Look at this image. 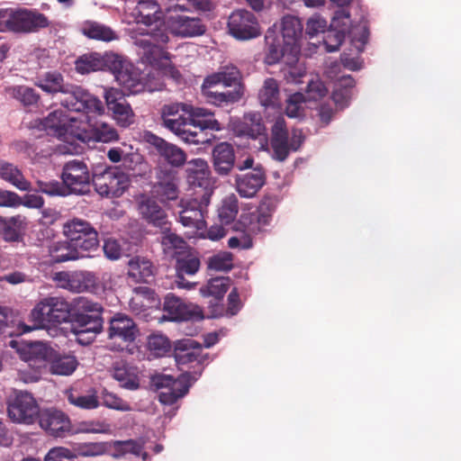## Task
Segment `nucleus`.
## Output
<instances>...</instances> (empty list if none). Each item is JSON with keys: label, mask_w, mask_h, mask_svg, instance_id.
I'll return each instance as SVG.
<instances>
[{"label": "nucleus", "mask_w": 461, "mask_h": 461, "mask_svg": "<svg viewBox=\"0 0 461 461\" xmlns=\"http://www.w3.org/2000/svg\"><path fill=\"white\" fill-rule=\"evenodd\" d=\"M303 23L294 15H285L280 25L275 23L265 35L267 53L265 60L273 65L287 56V62L296 59L299 52L298 41L303 34Z\"/></svg>", "instance_id": "nucleus-1"}, {"label": "nucleus", "mask_w": 461, "mask_h": 461, "mask_svg": "<svg viewBox=\"0 0 461 461\" xmlns=\"http://www.w3.org/2000/svg\"><path fill=\"white\" fill-rule=\"evenodd\" d=\"M71 305L63 297L48 296L41 299L31 311L30 320L33 323L29 326L20 323L19 333H28L39 329H50L69 321Z\"/></svg>", "instance_id": "nucleus-2"}, {"label": "nucleus", "mask_w": 461, "mask_h": 461, "mask_svg": "<svg viewBox=\"0 0 461 461\" xmlns=\"http://www.w3.org/2000/svg\"><path fill=\"white\" fill-rule=\"evenodd\" d=\"M130 36L134 45L139 48V55L143 63L155 66L168 59V53L164 50V45L168 41L165 30L158 26L150 31L131 29Z\"/></svg>", "instance_id": "nucleus-3"}, {"label": "nucleus", "mask_w": 461, "mask_h": 461, "mask_svg": "<svg viewBox=\"0 0 461 461\" xmlns=\"http://www.w3.org/2000/svg\"><path fill=\"white\" fill-rule=\"evenodd\" d=\"M76 308L78 312L75 317L77 325L74 329L75 334L79 343L87 344L103 330L104 319L102 313L104 308L100 303L86 297L77 298Z\"/></svg>", "instance_id": "nucleus-4"}, {"label": "nucleus", "mask_w": 461, "mask_h": 461, "mask_svg": "<svg viewBox=\"0 0 461 461\" xmlns=\"http://www.w3.org/2000/svg\"><path fill=\"white\" fill-rule=\"evenodd\" d=\"M59 102L62 107L71 112L96 115L104 113L102 101L80 86L68 84Z\"/></svg>", "instance_id": "nucleus-5"}, {"label": "nucleus", "mask_w": 461, "mask_h": 461, "mask_svg": "<svg viewBox=\"0 0 461 461\" xmlns=\"http://www.w3.org/2000/svg\"><path fill=\"white\" fill-rule=\"evenodd\" d=\"M186 114H188V117L185 118V122L190 124V128H185V130H189L192 133L196 132L197 136H200L192 137L185 134V142L186 143H208L211 140V138L209 137L207 131L211 130L219 131L222 129L220 122L212 118L213 113L208 109L187 104Z\"/></svg>", "instance_id": "nucleus-6"}, {"label": "nucleus", "mask_w": 461, "mask_h": 461, "mask_svg": "<svg viewBox=\"0 0 461 461\" xmlns=\"http://www.w3.org/2000/svg\"><path fill=\"white\" fill-rule=\"evenodd\" d=\"M194 379L185 373L175 379L172 375L158 374L151 378L152 385L159 390L158 400L164 405H172L187 394Z\"/></svg>", "instance_id": "nucleus-7"}, {"label": "nucleus", "mask_w": 461, "mask_h": 461, "mask_svg": "<svg viewBox=\"0 0 461 461\" xmlns=\"http://www.w3.org/2000/svg\"><path fill=\"white\" fill-rule=\"evenodd\" d=\"M31 353L42 360L43 366L48 363L50 373L55 375H71L78 366L75 356L61 354L42 342L32 344Z\"/></svg>", "instance_id": "nucleus-8"}, {"label": "nucleus", "mask_w": 461, "mask_h": 461, "mask_svg": "<svg viewBox=\"0 0 461 461\" xmlns=\"http://www.w3.org/2000/svg\"><path fill=\"white\" fill-rule=\"evenodd\" d=\"M92 184L95 191L105 197H119L130 185L129 174L117 167H109L92 176Z\"/></svg>", "instance_id": "nucleus-9"}, {"label": "nucleus", "mask_w": 461, "mask_h": 461, "mask_svg": "<svg viewBox=\"0 0 461 461\" xmlns=\"http://www.w3.org/2000/svg\"><path fill=\"white\" fill-rule=\"evenodd\" d=\"M212 192L205 191L201 199L182 198L178 203V221L185 228L203 230L206 228L204 215L210 203Z\"/></svg>", "instance_id": "nucleus-10"}, {"label": "nucleus", "mask_w": 461, "mask_h": 461, "mask_svg": "<svg viewBox=\"0 0 461 461\" xmlns=\"http://www.w3.org/2000/svg\"><path fill=\"white\" fill-rule=\"evenodd\" d=\"M63 234L82 251H93L99 246L95 229L86 220L73 218L63 224Z\"/></svg>", "instance_id": "nucleus-11"}, {"label": "nucleus", "mask_w": 461, "mask_h": 461, "mask_svg": "<svg viewBox=\"0 0 461 461\" xmlns=\"http://www.w3.org/2000/svg\"><path fill=\"white\" fill-rule=\"evenodd\" d=\"M61 180L69 194L83 195L90 192L92 177L87 165L78 159L66 162L62 168Z\"/></svg>", "instance_id": "nucleus-12"}, {"label": "nucleus", "mask_w": 461, "mask_h": 461, "mask_svg": "<svg viewBox=\"0 0 461 461\" xmlns=\"http://www.w3.org/2000/svg\"><path fill=\"white\" fill-rule=\"evenodd\" d=\"M112 69L117 83L130 94L136 95L145 90H154L144 83L140 74L131 64L122 60L119 56H114Z\"/></svg>", "instance_id": "nucleus-13"}, {"label": "nucleus", "mask_w": 461, "mask_h": 461, "mask_svg": "<svg viewBox=\"0 0 461 461\" xmlns=\"http://www.w3.org/2000/svg\"><path fill=\"white\" fill-rule=\"evenodd\" d=\"M7 411L13 421L23 424H32L38 420L41 412L32 395L22 391L9 402Z\"/></svg>", "instance_id": "nucleus-14"}, {"label": "nucleus", "mask_w": 461, "mask_h": 461, "mask_svg": "<svg viewBox=\"0 0 461 461\" xmlns=\"http://www.w3.org/2000/svg\"><path fill=\"white\" fill-rule=\"evenodd\" d=\"M228 29L230 35L240 41L250 40L260 34L256 16L244 9L236 10L230 15Z\"/></svg>", "instance_id": "nucleus-15"}, {"label": "nucleus", "mask_w": 461, "mask_h": 461, "mask_svg": "<svg viewBox=\"0 0 461 461\" xmlns=\"http://www.w3.org/2000/svg\"><path fill=\"white\" fill-rule=\"evenodd\" d=\"M104 97L108 111L119 126L127 128L134 122V112L121 90L114 87L105 88Z\"/></svg>", "instance_id": "nucleus-16"}, {"label": "nucleus", "mask_w": 461, "mask_h": 461, "mask_svg": "<svg viewBox=\"0 0 461 461\" xmlns=\"http://www.w3.org/2000/svg\"><path fill=\"white\" fill-rule=\"evenodd\" d=\"M11 21V32L16 33L36 32L50 25V21L45 14L26 8H12Z\"/></svg>", "instance_id": "nucleus-17"}, {"label": "nucleus", "mask_w": 461, "mask_h": 461, "mask_svg": "<svg viewBox=\"0 0 461 461\" xmlns=\"http://www.w3.org/2000/svg\"><path fill=\"white\" fill-rule=\"evenodd\" d=\"M353 34L350 26V14L348 11L339 9L331 20L330 29L323 37V44L327 52H334L345 40L346 34Z\"/></svg>", "instance_id": "nucleus-18"}, {"label": "nucleus", "mask_w": 461, "mask_h": 461, "mask_svg": "<svg viewBox=\"0 0 461 461\" xmlns=\"http://www.w3.org/2000/svg\"><path fill=\"white\" fill-rule=\"evenodd\" d=\"M187 104L182 103L164 105L161 110L162 125L175 133L185 141V134L192 137H198L196 132H191L185 128H190V124L185 122L184 115H178L179 111L186 113Z\"/></svg>", "instance_id": "nucleus-19"}, {"label": "nucleus", "mask_w": 461, "mask_h": 461, "mask_svg": "<svg viewBox=\"0 0 461 461\" xmlns=\"http://www.w3.org/2000/svg\"><path fill=\"white\" fill-rule=\"evenodd\" d=\"M55 280L59 285L73 293L94 292L97 288V278L88 271L59 272Z\"/></svg>", "instance_id": "nucleus-20"}, {"label": "nucleus", "mask_w": 461, "mask_h": 461, "mask_svg": "<svg viewBox=\"0 0 461 461\" xmlns=\"http://www.w3.org/2000/svg\"><path fill=\"white\" fill-rule=\"evenodd\" d=\"M139 333L137 324L126 314L116 313L109 321L108 339L115 342L131 344L136 339Z\"/></svg>", "instance_id": "nucleus-21"}, {"label": "nucleus", "mask_w": 461, "mask_h": 461, "mask_svg": "<svg viewBox=\"0 0 461 461\" xmlns=\"http://www.w3.org/2000/svg\"><path fill=\"white\" fill-rule=\"evenodd\" d=\"M144 140L154 148L157 154L167 164L176 167H179L185 164L186 155L185 151L176 145L169 143L151 132H146Z\"/></svg>", "instance_id": "nucleus-22"}, {"label": "nucleus", "mask_w": 461, "mask_h": 461, "mask_svg": "<svg viewBox=\"0 0 461 461\" xmlns=\"http://www.w3.org/2000/svg\"><path fill=\"white\" fill-rule=\"evenodd\" d=\"M39 424L48 434L56 438H63L71 431L69 418L61 411L45 409L38 417Z\"/></svg>", "instance_id": "nucleus-23"}, {"label": "nucleus", "mask_w": 461, "mask_h": 461, "mask_svg": "<svg viewBox=\"0 0 461 461\" xmlns=\"http://www.w3.org/2000/svg\"><path fill=\"white\" fill-rule=\"evenodd\" d=\"M266 183V174L260 166L253 170L235 176L234 186L243 198H252Z\"/></svg>", "instance_id": "nucleus-24"}, {"label": "nucleus", "mask_w": 461, "mask_h": 461, "mask_svg": "<svg viewBox=\"0 0 461 461\" xmlns=\"http://www.w3.org/2000/svg\"><path fill=\"white\" fill-rule=\"evenodd\" d=\"M156 179L152 192L161 203H167L178 199V178L176 174L170 170L159 169L157 172Z\"/></svg>", "instance_id": "nucleus-25"}, {"label": "nucleus", "mask_w": 461, "mask_h": 461, "mask_svg": "<svg viewBox=\"0 0 461 461\" xmlns=\"http://www.w3.org/2000/svg\"><path fill=\"white\" fill-rule=\"evenodd\" d=\"M167 27L173 34L180 37H194L205 32V26L200 19L185 15H170Z\"/></svg>", "instance_id": "nucleus-26"}, {"label": "nucleus", "mask_w": 461, "mask_h": 461, "mask_svg": "<svg viewBox=\"0 0 461 461\" xmlns=\"http://www.w3.org/2000/svg\"><path fill=\"white\" fill-rule=\"evenodd\" d=\"M218 83H207V77L204 78L201 86L202 95L206 101L214 105L221 106L239 102L243 96V89L241 86L234 90H227L225 92H219L214 90Z\"/></svg>", "instance_id": "nucleus-27"}, {"label": "nucleus", "mask_w": 461, "mask_h": 461, "mask_svg": "<svg viewBox=\"0 0 461 461\" xmlns=\"http://www.w3.org/2000/svg\"><path fill=\"white\" fill-rule=\"evenodd\" d=\"M288 131L284 117H277L271 129V148L273 158L285 161L288 157Z\"/></svg>", "instance_id": "nucleus-28"}, {"label": "nucleus", "mask_w": 461, "mask_h": 461, "mask_svg": "<svg viewBox=\"0 0 461 461\" xmlns=\"http://www.w3.org/2000/svg\"><path fill=\"white\" fill-rule=\"evenodd\" d=\"M212 166L220 176H227L235 166V150L228 142H220L212 149Z\"/></svg>", "instance_id": "nucleus-29"}, {"label": "nucleus", "mask_w": 461, "mask_h": 461, "mask_svg": "<svg viewBox=\"0 0 461 461\" xmlns=\"http://www.w3.org/2000/svg\"><path fill=\"white\" fill-rule=\"evenodd\" d=\"M74 122L72 117H68L62 110L57 109L42 119L41 123L49 135L61 138L69 131Z\"/></svg>", "instance_id": "nucleus-30"}, {"label": "nucleus", "mask_w": 461, "mask_h": 461, "mask_svg": "<svg viewBox=\"0 0 461 461\" xmlns=\"http://www.w3.org/2000/svg\"><path fill=\"white\" fill-rule=\"evenodd\" d=\"M174 357L178 366L193 362H203L201 345L193 339L177 340L175 344Z\"/></svg>", "instance_id": "nucleus-31"}, {"label": "nucleus", "mask_w": 461, "mask_h": 461, "mask_svg": "<svg viewBox=\"0 0 461 461\" xmlns=\"http://www.w3.org/2000/svg\"><path fill=\"white\" fill-rule=\"evenodd\" d=\"M139 211L148 222L162 230H169L167 215L156 200L151 198L142 200L139 204Z\"/></svg>", "instance_id": "nucleus-32"}, {"label": "nucleus", "mask_w": 461, "mask_h": 461, "mask_svg": "<svg viewBox=\"0 0 461 461\" xmlns=\"http://www.w3.org/2000/svg\"><path fill=\"white\" fill-rule=\"evenodd\" d=\"M69 83L65 82L64 76L58 70H49L39 74L34 85L50 95L62 94Z\"/></svg>", "instance_id": "nucleus-33"}, {"label": "nucleus", "mask_w": 461, "mask_h": 461, "mask_svg": "<svg viewBox=\"0 0 461 461\" xmlns=\"http://www.w3.org/2000/svg\"><path fill=\"white\" fill-rule=\"evenodd\" d=\"M87 124L90 139L95 141L109 143L119 140L118 131L107 122L89 115L87 117Z\"/></svg>", "instance_id": "nucleus-34"}, {"label": "nucleus", "mask_w": 461, "mask_h": 461, "mask_svg": "<svg viewBox=\"0 0 461 461\" xmlns=\"http://www.w3.org/2000/svg\"><path fill=\"white\" fill-rule=\"evenodd\" d=\"M137 24L150 26L161 19L159 5L155 0H140L132 11Z\"/></svg>", "instance_id": "nucleus-35"}, {"label": "nucleus", "mask_w": 461, "mask_h": 461, "mask_svg": "<svg viewBox=\"0 0 461 461\" xmlns=\"http://www.w3.org/2000/svg\"><path fill=\"white\" fill-rule=\"evenodd\" d=\"M163 309L168 314L169 319L176 321H188L194 314L190 305L173 294L166 295Z\"/></svg>", "instance_id": "nucleus-36"}, {"label": "nucleus", "mask_w": 461, "mask_h": 461, "mask_svg": "<svg viewBox=\"0 0 461 461\" xmlns=\"http://www.w3.org/2000/svg\"><path fill=\"white\" fill-rule=\"evenodd\" d=\"M3 94L6 98L16 100L23 106L35 105L40 100L36 90L24 85H5Z\"/></svg>", "instance_id": "nucleus-37"}, {"label": "nucleus", "mask_w": 461, "mask_h": 461, "mask_svg": "<svg viewBox=\"0 0 461 461\" xmlns=\"http://www.w3.org/2000/svg\"><path fill=\"white\" fill-rule=\"evenodd\" d=\"M113 377L120 385L129 390H136L140 386L137 369L126 362H116L113 367Z\"/></svg>", "instance_id": "nucleus-38"}, {"label": "nucleus", "mask_w": 461, "mask_h": 461, "mask_svg": "<svg viewBox=\"0 0 461 461\" xmlns=\"http://www.w3.org/2000/svg\"><path fill=\"white\" fill-rule=\"evenodd\" d=\"M241 78V73L237 67L226 65L221 67L218 72L207 76V83L222 84L225 87L234 86V89L241 86L244 90Z\"/></svg>", "instance_id": "nucleus-39"}, {"label": "nucleus", "mask_w": 461, "mask_h": 461, "mask_svg": "<svg viewBox=\"0 0 461 461\" xmlns=\"http://www.w3.org/2000/svg\"><path fill=\"white\" fill-rule=\"evenodd\" d=\"M0 177L21 191H31V183L14 164L0 160Z\"/></svg>", "instance_id": "nucleus-40"}, {"label": "nucleus", "mask_w": 461, "mask_h": 461, "mask_svg": "<svg viewBox=\"0 0 461 461\" xmlns=\"http://www.w3.org/2000/svg\"><path fill=\"white\" fill-rule=\"evenodd\" d=\"M49 252L55 263L76 260L81 257L79 249L69 240L53 242Z\"/></svg>", "instance_id": "nucleus-41"}, {"label": "nucleus", "mask_w": 461, "mask_h": 461, "mask_svg": "<svg viewBox=\"0 0 461 461\" xmlns=\"http://www.w3.org/2000/svg\"><path fill=\"white\" fill-rule=\"evenodd\" d=\"M42 367V360L30 352L27 365L18 370L16 379L24 384L36 383L41 379Z\"/></svg>", "instance_id": "nucleus-42"}, {"label": "nucleus", "mask_w": 461, "mask_h": 461, "mask_svg": "<svg viewBox=\"0 0 461 461\" xmlns=\"http://www.w3.org/2000/svg\"><path fill=\"white\" fill-rule=\"evenodd\" d=\"M201 262L198 256L190 249L176 258V276H194L200 269Z\"/></svg>", "instance_id": "nucleus-43"}, {"label": "nucleus", "mask_w": 461, "mask_h": 461, "mask_svg": "<svg viewBox=\"0 0 461 461\" xmlns=\"http://www.w3.org/2000/svg\"><path fill=\"white\" fill-rule=\"evenodd\" d=\"M26 218L22 215H15L5 221L3 228V238L8 242H16L22 240L23 233L26 228Z\"/></svg>", "instance_id": "nucleus-44"}, {"label": "nucleus", "mask_w": 461, "mask_h": 461, "mask_svg": "<svg viewBox=\"0 0 461 461\" xmlns=\"http://www.w3.org/2000/svg\"><path fill=\"white\" fill-rule=\"evenodd\" d=\"M266 128L262 122L261 115L258 113L249 112L244 114L240 135L248 136L251 139H257L265 134Z\"/></svg>", "instance_id": "nucleus-45"}, {"label": "nucleus", "mask_w": 461, "mask_h": 461, "mask_svg": "<svg viewBox=\"0 0 461 461\" xmlns=\"http://www.w3.org/2000/svg\"><path fill=\"white\" fill-rule=\"evenodd\" d=\"M161 245L166 254L176 258L189 250L186 241L182 237L173 232H165V230L161 237Z\"/></svg>", "instance_id": "nucleus-46"}, {"label": "nucleus", "mask_w": 461, "mask_h": 461, "mask_svg": "<svg viewBox=\"0 0 461 461\" xmlns=\"http://www.w3.org/2000/svg\"><path fill=\"white\" fill-rule=\"evenodd\" d=\"M104 67V59L96 52L84 54L75 62V69L81 75L102 70Z\"/></svg>", "instance_id": "nucleus-47"}, {"label": "nucleus", "mask_w": 461, "mask_h": 461, "mask_svg": "<svg viewBox=\"0 0 461 461\" xmlns=\"http://www.w3.org/2000/svg\"><path fill=\"white\" fill-rule=\"evenodd\" d=\"M230 285V277L217 276L210 279L206 285L200 288V294L203 297H213L216 300L223 298Z\"/></svg>", "instance_id": "nucleus-48"}, {"label": "nucleus", "mask_w": 461, "mask_h": 461, "mask_svg": "<svg viewBox=\"0 0 461 461\" xmlns=\"http://www.w3.org/2000/svg\"><path fill=\"white\" fill-rule=\"evenodd\" d=\"M186 172L189 181L199 186L208 184L209 167L203 158H194L187 162Z\"/></svg>", "instance_id": "nucleus-49"}, {"label": "nucleus", "mask_w": 461, "mask_h": 461, "mask_svg": "<svg viewBox=\"0 0 461 461\" xmlns=\"http://www.w3.org/2000/svg\"><path fill=\"white\" fill-rule=\"evenodd\" d=\"M84 35L90 39L112 41L118 39V35L110 27L96 22H88L82 28Z\"/></svg>", "instance_id": "nucleus-50"}, {"label": "nucleus", "mask_w": 461, "mask_h": 461, "mask_svg": "<svg viewBox=\"0 0 461 461\" xmlns=\"http://www.w3.org/2000/svg\"><path fill=\"white\" fill-rule=\"evenodd\" d=\"M122 167L129 176H145L149 170L148 163L140 153H131L123 156Z\"/></svg>", "instance_id": "nucleus-51"}, {"label": "nucleus", "mask_w": 461, "mask_h": 461, "mask_svg": "<svg viewBox=\"0 0 461 461\" xmlns=\"http://www.w3.org/2000/svg\"><path fill=\"white\" fill-rule=\"evenodd\" d=\"M279 88L274 78L265 80L262 88L258 93V99L261 105L265 107H275L278 104Z\"/></svg>", "instance_id": "nucleus-52"}, {"label": "nucleus", "mask_w": 461, "mask_h": 461, "mask_svg": "<svg viewBox=\"0 0 461 461\" xmlns=\"http://www.w3.org/2000/svg\"><path fill=\"white\" fill-rule=\"evenodd\" d=\"M129 275L139 282H148V278L153 276L152 263L145 258H132L129 262Z\"/></svg>", "instance_id": "nucleus-53"}, {"label": "nucleus", "mask_w": 461, "mask_h": 461, "mask_svg": "<svg viewBox=\"0 0 461 461\" xmlns=\"http://www.w3.org/2000/svg\"><path fill=\"white\" fill-rule=\"evenodd\" d=\"M68 402L84 410H94L99 406V401L95 394H80L74 390L65 392Z\"/></svg>", "instance_id": "nucleus-54"}, {"label": "nucleus", "mask_w": 461, "mask_h": 461, "mask_svg": "<svg viewBox=\"0 0 461 461\" xmlns=\"http://www.w3.org/2000/svg\"><path fill=\"white\" fill-rule=\"evenodd\" d=\"M37 187L34 189L36 192H41L49 196H68L69 195L68 192V187L65 186L63 181L59 182L57 180L51 181H41L38 180L36 182Z\"/></svg>", "instance_id": "nucleus-55"}, {"label": "nucleus", "mask_w": 461, "mask_h": 461, "mask_svg": "<svg viewBox=\"0 0 461 461\" xmlns=\"http://www.w3.org/2000/svg\"><path fill=\"white\" fill-rule=\"evenodd\" d=\"M208 267L216 271H229L233 267V255L229 251H220L209 258Z\"/></svg>", "instance_id": "nucleus-56"}, {"label": "nucleus", "mask_w": 461, "mask_h": 461, "mask_svg": "<svg viewBox=\"0 0 461 461\" xmlns=\"http://www.w3.org/2000/svg\"><path fill=\"white\" fill-rule=\"evenodd\" d=\"M238 211V200L235 195H230L222 201L218 215L222 223L228 224L236 218Z\"/></svg>", "instance_id": "nucleus-57"}, {"label": "nucleus", "mask_w": 461, "mask_h": 461, "mask_svg": "<svg viewBox=\"0 0 461 461\" xmlns=\"http://www.w3.org/2000/svg\"><path fill=\"white\" fill-rule=\"evenodd\" d=\"M306 102L303 93L296 92L289 96L286 101L285 113L290 118H298L303 114L302 104Z\"/></svg>", "instance_id": "nucleus-58"}, {"label": "nucleus", "mask_w": 461, "mask_h": 461, "mask_svg": "<svg viewBox=\"0 0 461 461\" xmlns=\"http://www.w3.org/2000/svg\"><path fill=\"white\" fill-rule=\"evenodd\" d=\"M328 93V89L324 84L318 78H312L307 83V88L304 95L307 101H317Z\"/></svg>", "instance_id": "nucleus-59"}, {"label": "nucleus", "mask_w": 461, "mask_h": 461, "mask_svg": "<svg viewBox=\"0 0 461 461\" xmlns=\"http://www.w3.org/2000/svg\"><path fill=\"white\" fill-rule=\"evenodd\" d=\"M102 402L105 407L116 411H128L131 410V406L127 402L107 390L102 392Z\"/></svg>", "instance_id": "nucleus-60"}, {"label": "nucleus", "mask_w": 461, "mask_h": 461, "mask_svg": "<svg viewBox=\"0 0 461 461\" xmlns=\"http://www.w3.org/2000/svg\"><path fill=\"white\" fill-rule=\"evenodd\" d=\"M77 456H97L104 453L105 448L102 443H82L77 445L72 450Z\"/></svg>", "instance_id": "nucleus-61"}, {"label": "nucleus", "mask_w": 461, "mask_h": 461, "mask_svg": "<svg viewBox=\"0 0 461 461\" xmlns=\"http://www.w3.org/2000/svg\"><path fill=\"white\" fill-rule=\"evenodd\" d=\"M169 347V340L162 334H151L148 338V348L157 356L165 354Z\"/></svg>", "instance_id": "nucleus-62"}, {"label": "nucleus", "mask_w": 461, "mask_h": 461, "mask_svg": "<svg viewBox=\"0 0 461 461\" xmlns=\"http://www.w3.org/2000/svg\"><path fill=\"white\" fill-rule=\"evenodd\" d=\"M75 458L76 455L71 449L55 447L48 451L43 461H75Z\"/></svg>", "instance_id": "nucleus-63"}, {"label": "nucleus", "mask_w": 461, "mask_h": 461, "mask_svg": "<svg viewBox=\"0 0 461 461\" xmlns=\"http://www.w3.org/2000/svg\"><path fill=\"white\" fill-rule=\"evenodd\" d=\"M326 28L327 21L320 14H314L308 19L305 31L312 38L320 32H325Z\"/></svg>", "instance_id": "nucleus-64"}]
</instances>
